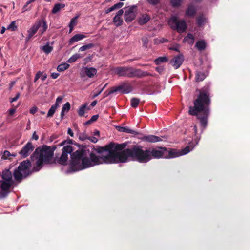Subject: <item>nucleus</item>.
Instances as JSON below:
<instances>
[{"label": "nucleus", "mask_w": 250, "mask_h": 250, "mask_svg": "<svg viewBox=\"0 0 250 250\" xmlns=\"http://www.w3.org/2000/svg\"><path fill=\"white\" fill-rule=\"evenodd\" d=\"M206 21V19L204 16L201 15L198 17L197 19V22L198 26H202L204 25Z\"/></svg>", "instance_id": "obj_35"}, {"label": "nucleus", "mask_w": 250, "mask_h": 250, "mask_svg": "<svg viewBox=\"0 0 250 250\" xmlns=\"http://www.w3.org/2000/svg\"><path fill=\"white\" fill-rule=\"evenodd\" d=\"M150 19V16L147 14H143L139 18L138 22L141 25L146 24Z\"/></svg>", "instance_id": "obj_19"}, {"label": "nucleus", "mask_w": 250, "mask_h": 250, "mask_svg": "<svg viewBox=\"0 0 250 250\" xmlns=\"http://www.w3.org/2000/svg\"><path fill=\"white\" fill-rule=\"evenodd\" d=\"M162 138H164V137L162 136L160 137L153 135H143L141 138H140V139L143 141L146 142L156 143L162 141L163 140Z\"/></svg>", "instance_id": "obj_17"}, {"label": "nucleus", "mask_w": 250, "mask_h": 250, "mask_svg": "<svg viewBox=\"0 0 250 250\" xmlns=\"http://www.w3.org/2000/svg\"><path fill=\"white\" fill-rule=\"evenodd\" d=\"M98 115H93L90 119V121H92V122L96 121L98 119Z\"/></svg>", "instance_id": "obj_56"}, {"label": "nucleus", "mask_w": 250, "mask_h": 250, "mask_svg": "<svg viewBox=\"0 0 250 250\" xmlns=\"http://www.w3.org/2000/svg\"><path fill=\"white\" fill-rule=\"evenodd\" d=\"M16 108L17 106L15 107L14 108H11L8 110V112L10 116H12L15 113Z\"/></svg>", "instance_id": "obj_53"}, {"label": "nucleus", "mask_w": 250, "mask_h": 250, "mask_svg": "<svg viewBox=\"0 0 250 250\" xmlns=\"http://www.w3.org/2000/svg\"><path fill=\"white\" fill-rule=\"evenodd\" d=\"M67 141V140H64L61 143H60L58 146H64L66 144Z\"/></svg>", "instance_id": "obj_61"}, {"label": "nucleus", "mask_w": 250, "mask_h": 250, "mask_svg": "<svg viewBox=\"0 0 250 250\" xmlns=\"http://www.w3.org/2000/svg\"><path fill=\"white\" fill-rule=\"evenodd\" d=\"M17 28V26L16 25L15 21H12L7 28V29L11 30V31H15Z\"/></svg>", "instance_id": "obj_39"}, {"label": "nucleus", "mask_w": 250, "mask_h": 250, "mask_svg": "<svg viewBox=\"0 0 250 250\" xmlns=\"http://www.w3.org/2000/svg\"><path fill=\"white\" fill-rule=\"evenodd\" d=\"M63 98V97L62 96L58 97L56 100V102H55V104H54V105H56L57 107H58L59 106V104L61 103H62Z\"/></svg>", "instance_id": "obj_43"}, {"label": "nucleus", "mask_w": 250, "mask_h": 250, "mask_svg": "<svg viewBox=\"0 0 250 250\" xmlns=\"http://www.w3.org/2000/svg\"><path fill=\"white\" fill-rule=\"evenodd\" d=\"M124 5V3L123 2H118L114 5H113V8L114 9V10L116 9H118L121 8Z\"/></svg>", "instance_id": "obj_46"}, {"label": "nucleus", "mask_w": 250, "mask_h": 250, "mask_svg": "<svg viewBox=\"0 0 250 250\" xmlns=\"http://www.w3.org/2000/svg\"><path fill=\"white\" fill-rule=\"evenodd\" d=\"M10 155H11V154L9 151H7V150H5L3 152V153L2 155L1 158L2 159L5 160V159H7L8 157L9 156H10Z\"/></svg>", "instance_id": "obj_44"}, {"label": "nucleus", "mask_w": 250, "mask_h": 250, "mask_svg": "<svg viewBox=\"0 0 250 250\" xmlns=\"http://www.w3.org/2000/svg\"><path fill=\"white\" fill-rule=\"evenodd\" d=\"M148 76H153L154 75L147 71H144L140 69L131 67L130 78L137 77L140 78Z\"/></svg>", "instance_id": "obj_12"}, {"label": "nucleus", "mask_w": 250, "mask_h": 250, "mask_svg": "<svg viewBox=\"0 0 250 250\" xmlns=\"http://www.w3.org/2000/svg\"><path fill=\"white\" fill-rule=\"evenodd\" d=\"M42 72H41V71H38V72L36 73V75H35V79H34V82L35 83H36V82L37 81V80H38L40 78H41V76L42 75Z\"/></svg>", "instance_id": "obj_48"}, {"label": "nucleus", "mask_w": 250, "mask_h": 250, "mask_svg": "<svg viewBox=\"0 0 250 250\" xmlns=\"http://www.w3.org/2000/svg\"><path fill=\"white\" fill-rule=\"evenodd\" d=\"M168 24L171 29L176 30L179 33L185 32L187 28L186 21L184 20H178L176 17L170 18Z\"/></svg>", "instance_id": "obj_9"}, {"label": "nucleus", "mask_w": 250, "mask_h": 250, "mask_svg": "<svg viewBox=\"0 0 250 250\" xmlns=\"http://www.w3.org/2000/svg\"><path fill=\"white\" fill-rule=\"evenodd\" d=\"M208 72L207 71L206 74L201 71H197L196 73V80L197 82L203 81L208 75Z\"/></svg>", "instance_id": "obj_24"}, {"label": "nucleus", "mask_w": 250, "mask_h": 250, "mask_svg": "<svg viewBox=\"0 0 250 250\" xmlns=\"http://www.w3.org/2000/svg\"><path fill=\"white\" fill-rule=\"evenodd\" d=\"M32 139H34L35 140H38L39 139V136L38 135L36 134V132L35 131L33 135H32Z\"/></svg>", "instance_id": "obj_59"}, {"label": "nucleus", "mask_w": 250, "mask_h": 250, "mask_svg": "<svg viewBox=\"0 0 250 250\" xmlns=\"http://www.w3.org/2000/svg\"><path fill=\"white\" fill-rule=\"evenodd\" d=\"M147 1L153 5H156L159 3V0H147Z\"/></svg>", "instance_id": "obj_52"}, {"label": "nucleus", "mask_w": 250, "mask_h": 250, "mask_svg": "<svg viewBox=\"0 0 250 250\" xmlns=\"http://www.w3.org/2000/svg\"><path fill=\"white\" fill-rule=\"evenodd\" d=\"M127 144L110 142L104 146L96 148L94 146H84L73 154V166L76 169H84L103 163L112 164L125 163L129 160L135 161L134 146L125 149Z\"/></svg>", "instance_id": "obj_1"}, {"label": "nucleus", "mask_w": 250, "mask_h": 250, "mask_svg": "<svg viewBox=\"0 0 250 250\" xmlns=\"http://www.w3.org/2000/svg\"><path fill=\"white\" fill-rule=\"evenodd\" d=\"M198 142L199 139H195L194 142H189L188 145L181 150H178L172 148H169L168 150L167 149V156L165 157V158H173L186 155L193 149L195 146L198 144Z\"/></svg>", "instance_id": "obj_5"}, {"label": "nucleus", "mask_w": 250, "mask_h": 250, "mask_svg": "<svg viewBox=\"0 0 250 250\" xmlns=\"http://www.w3.org/2000/svg\"><path fill=\"white\" fill-rule=\"evenodd\" d=\"M184 61V56L182 54L174 56L169 62V63L175 68L178 69Z\"/></svg>", "instance_id": "obj_14"}, {"label": "nucleus", "mask_w": 250, "mask_h": 250, "mask_svg": "<svg viewBox=\"0 0 250 250\" xmlns=\"http://www.w3.org/2000/svg\"><path fill=\"white\" fill-rule=\"evenodd\" d=\"M69 66V64L67 63H62L58 66L57 70L60 72L63 71L67 69Z\"/></svg>", "instance_id": "obj_34"}, {"label": "nucleus", "mask_w": 250, "mask_h": 250, "mask_svg": "<svg viewBox=\"0 0 250 250\" xmlns=\"http://www.w3.org/2000/svg\"><path fill=\"white\" fill-rule=\"evenodd\" d=\"M40 49L46 54H48L53 50V48L49 45V42H47L44 45L41 46Z\"/></svg>", "instance_id": "obj_26"}, {"label": "nucleus", "mask_w": 250, "mask_h": 250, "mask_svg": "<svg viewBox=\"0 0 250 250\" xmlns=\"http://www.w3.org/2000/svg\"><path fill=\"white\" fill-rule=\"evenodd\" d=\"M20 96V93L19 92H18L16 94L15 97L10 98V103H12L14 101H17L18 99V98H19Z\"/></svg>", "instance_id": "obj_50"}, {"label": "nucleus", "mask_w": 250, "mask_h": 250, "mask_svg": "<svg viewBox=\"0 0 250 250\" xmlns=\"http://www.w3.org/2000/svg\"><path fill=\"white\" fill-rule=\"evenodd\" d=\"M47 78V75L46 74H44L43 75V74H42V75L41 76V79L42 81H44Z\"/></svg>", "instance_id": "obj_64"}, {"label": "nucleus", "mask_w": 250, "mask_h": 250, "mask_svg": "<svg viewBox=\"0 0 250 250\" xmlns=\"http://www.w3.org/2000/svg\"><path fill=\"white\" fill-rule=\"evenodd\" d=\"M31 3V2H29V0L28 1L25 5L23 6V8H22V10H23V11L24 12V11H29V10H30L31 9V6H29L28 8H27V6H28V5H29Z\"/></svg>", "instance_id": "obj_47"}, {"label": "nucleus", "mask_w": 250, "mask_h": 250, "mask_svg": "<svg viewBox=\"0 0 250 250\" xmlns=\"http://www.w3.org/2000/svg\"><path fill=\"white\" fill-rule=\"evenodd\" d=\"M114 11V9L113 8V6H111V7L109 8L108 9H106L105 11V13L106 14H108L112 11Z\"/></svg>", "instance_id": "obj_60"}, {"label": "nucleus", "mask_w": 250, "mask_h": 250, "mask_svg": "<svg viewBox=\"0 0 250 250\" xmlns=\"http://www.w3.org/2000/svg\"><path fill=\"white\" fill-rule=\"evenodd\" d=\"M115 92H115L114 87H112L110 91H106L104 92V97L105 98V97H108L110 95L113 94Z\"/></svg>", "instance_id": "obj_42"}, {"label": "nucleus", "mask_w": 250, "mask_h": 250, "mask_svg": "<svg viewBox=\"0 0 250 250\" xmlns=\"http://www.w3.org/2000/svg\"><path fill=\"white\" fill-rule=\"evenodd\" d=\"M197 91L199 94L194 101V105L189 107L188 113L192 116H196L201 127L204 129L207 126L210 113V89L209 86L207 85Z\"/></svg>", "instance_id": "obj_3"}, {"label": "nucleus", "mask_w": 250, "mask_h": 250, "mask_svg": "<svg viewBox=\"0 0 250 250\" xmlns=\"http://www.w3.org/2000/svg\"><path fill=\"white\" fill-rule=\"evenodd\" d=\"M170 2L173 7H178L180 5L181 0H171Z\"/></svg>", "instance_id": "obj_41"}, {"label": "nucleus", "mask_w": 250, "mask_h": 250, "mask_svg": "<svg viewBox=\"0 0 250 250\" xmlns=\"http://www.w3.org/2000/svg\"><path fill=\"white\" fill-rule=\"evenodd\" d=\"M88 140H89L90 141H91V142H92L93 143H96L98 141V139L95 136H92V137L88 136Z\"/></svg>", "instance_id": "obj_49"}, {"label": "nucleus", "mask_w": 250, "mask_h": 250, "mask_svg": "<svg viewBox=\"0 0 250 250\" xmlns=\"http://www.w3.org/2000/svg\"><path fill=\"white\" fill-rule=\"evenodd\" d=\"M53 151L47 146L43 145L41 147L37 148L30 157L32 161H34L35 158L37 159L36 166L31 169V161L27 159L21 162L17 168L14 169L13 172V177L18 185L30 176L33 172L39 171L43 164L53 163Z\"/></svg>", "instance_id": "obj_2"}, {"label": "nucleus", "mask_w": 250, "mask_h": 250, "mask_svg": "<svg viewBox=\"0 0 250 250\" xmlns=\"http://www.w3.org/2000/svg\"><path fill=\"white\" fill-rule=\"evenodd\" d=\"M135 8V6H132L124 8L125 10L124 13V19L125 22H130L135 19L136 14L134 10Z\"/></svg>", "instance_id": "obj_11"}, {"label": "nucleus", "mask_w": 250, "mask_h": 250, "mask_svg": "<svg viewBox=\"0 0 250 250\" xmlns=\"http://www.w3.org/2000/svg\"><path fill=\"white\" fill-rule=\"evenodd\" d=\"M207 47V43L204 40H200L196 42L195 44V47L200 51H202L204 50Z\"/></svg>", "instance_id": "obj_21"}, {"label": "nucleus", "mask_w": 250, "mask_h": 250, "mask_svg": "<svg viewBox=\"0 0 250 250\" xmlns=\"http://www.w3.org/2000/svg\"><path fill=\"white\" fill-rule=\"evenodd\" d=\"M57 108L58 107H57L56 105L53 104L49 109L48 112L47 114L46 117L49 118L52 117L55 113Z\"/></svg>", "instance_id": "obj_32"}, {"label": "nucleus", "mask_w": 250, "mask_h": 250, "mask_svg": "<svg viewBox=\"0 0 250 250\" xmlns=\"http://www.w3.org/2000/svg\"><path fill=\"white\" fill-rule=\"evenodd\" d=\"M101 93V91H100L99 90L97 92L94 93V94H93V95L92 96V98H95V97H97L99 95H100Z\"/></svg>", "instance_id": "obj_63"}, {"label": "nucleus", "mask_w": 250, "mask_h": 250, "mask_svg": "<svg viewBox=\"0 0 250 250\" xmlns=\"http://www.w3.org/2000/svg\"><path fill=\"white\" fill-rule=\"evenodd\" d=\"M82 56L79 54H75L72 55L68 60V62L69 63H73L75 62L78 59L81 58Z\"/></svg>", "instance_id": "obj_37"}, {"label": "nucleus", "mask_w": 250, "mask_h": 250, "mask_svg": "<svg viewBox=\"0 0 250 250\" xmlns=\"http://www.w3.org/2000/svg\"><path fill=\"white\" fill-rule=\"evenodd\" d=\"M134 150L135 161L141 163H146L152 159L165 158L167 156V148L165 147L143 149L140 146L134 145Z\"/></svg>", "instance_id": "obj_4"}, {"label": "nucleus", "mask_w": 250, "mask_h": 250, "mask_svg": "<svg viewBox=\"0 0 250 250\" xmlns=\"http://www.w3.org/2000/svg\"><path fill=\"white\" fill-rule=\"evenodd\" d=\"M40 28V32L42 34L47 30V25L44 20L38 21L28 30V34L26 40H29L37 33Z\"/></svg>", "instance_id": "obj_8"}, {"label": "nucleus", "mask_w": 250, "mask_h": 250, "mask_svg": "<svg viewBox=\"0 0 250 250\" xmlns=\"http://www.w3.org/2000/svg\"><path fill=\"white\" fill-rule=\"evenodd\" d=\"M67 134H69L71 137L74 136V133L72 130L70 128H68L67 130Z\"/></svg>", "instance_id": "obj_58"}, {"label": "nucleus", "mask_w": 250, "mask_h": 250, "mask_svg": "<svg viewBox=\"0 0 250 250\" xmlns=\"http://www.w3.org/2000/svg\"><path fill=\"white\" fill-rule=\"evenodd\" d=\"M116 128L117 129V130L118 131H119L120 132L130 133V134H138V133L136 131H134L133 130H132V129L129 128L127 127L117 126Z\"/></svg>", "instance_id": "obj_23"}, {"label": "nucleus", "mask_w": 250, "mask_h": 250, "mask_svg": "<svg viewBox=\"0 0 250 250\" xmlns=\"http://www.w3.org/2000/svg\"><path fill=\"white\" fill-rule=\"evenodd\" d=\"M131 67H117L115 69V73L119 76L130 78Z\"/></svg>", "instance_id": "obj_16"}, {"label": "nucleus", "mask_w": 250, "mask_h": 250, "mask_svg": "<svg viewBox=\"0 0 250 250\" xmlns=\"http://www.w3.org/2000/svg\"><path fill=\"white\" fill-rule=\"evenodd\" d=\"M193 129H194V133H195V136H196L194 140L192 141L191 142H194L195 141V139H199V140H200V138H199L197 136H196L197 134V126L196 125H194V127H193Z\"/></svg>", "instance_id": "obj_54"}, {"label": "nucleus", "mask_w": 250, "mask_h": 250, "mask_svg": "<svg viewBox=\"0 0 250 250\" xmlns=\"http://www.w3.org/2000/svg\"><path fill=\"white\" fill-rule=\"evenodd\" d=\"M78 16H76L73 18L69 24V33H71L73 30L74 28V26H75L77 24V19L78 18Z\"/></svg>", "instance_id": "obj_29"}, {"label": "nucleus", "mask_w": 250, "mask_h": 250, "mask_svg": "<svg viewBox=\"0 0 250 250\" xmlns=\"http://www.w3.org/2000/svg\"><path fill=\"white\" fill-rule=\"evenodd\" d=\"M94 46V44L93 43H89L85 45H84L81 47L79 51H84L86 50L91 49Z\"/></svg>", "instance_id": "obj_38"}, {"label": "nucleus", "mask_w": 250, "mask_h": 250, "mask_svg": "<svg viewBox=\"0 0 250 250\" xmlns=\"http://www.w3.org/2000/svg\"><path fill=\"white\" fill-rule=\"evenodd\" d=\"M38 107L35 106L30 109V113L32 114H34L38 111Z\"/></svg>", "instance_id": "obj_55"}, {"label": "nucleus", "mask_w": 250, "mask_h": 250, "mask_svg": "<svg viewBox=\"0 0 250 250\" xmlns=\"http://www.w3.org/2000/svg\"><path fill=\"white\" fill-rule=\"evenodd\" d=\"M1 180H0V188H11L18 186V182L13 179V173L9 169H5L0 173Z\"/></svg>", "instance_id": "obj_7"}, {"label": "nucleus", "mask_w": 250, "mask_h": 250, "mask_svg": "<svg viewBox=\"0 0 250 250\" xmlns=\"http://www.w3.org/2000/svg\"><path fill=\"white\" fill-rule=\"evenodd\" d=\"M73 150V147L70 145H66L64 146L62 149V154L58 160V162L59 164L65 165L66 164V162L68 160V154H70L71 156V161L70 163L69 167L70 170L73 172H76L79 170H81L82 169H77L75 168L73 166V155L74 154L77 150L76 151L72 152Z\"/></svg>", "instance_id": "obj_6"}, {"label": "nucleus", "mask_w": 250, "mask_h": 250, "mask_svg": "<svg viewBox=\"0 0 250 250\" xmlns=\"http://www.w3.org/2000/svg\"><path fill=\"white\" fill-rule=\"evenodd\" d=\"M34 148L32 143L28 142L19 151V154L21 158H26L33 151Z\"/></svg>", "instance_id": "obj_10"}, {"label": "nucleus", "mask_w": 250, "mask_h": 250, "mask_svg": "<svg viewBox=\"0 0 250 250\" xmlns=\"http://www.w3.org/2000/svg\"><path fill=\"white\" fill-rule=\"evenodd\" d=\"M65 6V5L63 3H57L55 4L52 9V13L53 14H56L61 9L63 8Z\"/></svg>", "instance_id": "obj_28"}, {"label": "nucleus", "mask_w": 250, "mask_h": 250, "mask_svg": "<svg viewBox=\"0 0 250 250\" xmlns=\"http://www.w3.org/2000/svg\"><path fill=\"white\" fill-rule=\"evenodd\" d=\"M123 13V9H120L117 12L116 15L113 18V22L117 27L121 26L123 24V21L121 16Z\"/></svg>", "instance_id": "obj_18"}, {"label": "nucleus", "mask_w": 250, "mask_h": 250, "mask_svg": "<svg viewBox=\"0 0 250 250\" xmlns=\"http://www.w3.org/2000/svg\"><path fill=\"white\" fill-rule=\"evenodd\" d=\"M114 87L116 92H120L123 94H128L132 91V86L125 83H123L122 84Z\"/></svg>", "instance_id": "obj_15"}, {"label": "nucleus", "mask_w": 250, "mask_h": 250, "mask_svg": "<svg viewBox=\"0 0 250 250\" xmlns=\"http://www.w3.org/2000/svg\"><path fill=\"white\" fill-rule=\"evenodd\" d=\"M155 70L160 74H162L164 70H165V68L163 66H158L157 67H156V69Z\"/></svg>", "instance_id": "obj_51"}, {"label": "nucleus", "mask_w": 250, "mask_h": 250, "mask_svg": "<svg viewBox=\"0 0 250 250\" xmlns=\"http://www.w3.org/2000/svg\"><path fill=\"white\" fill-rule=\"evenodd\" d=\"M71 107L70 104L69 102H66L62 107V111L61 112V119H63L65 112H68Z\"/></svg>", "instance_id": "obj_22"}, {"label": "nucleus", "mask_w": 250, "mask_h": 250, "mask_svg": "<svg viewBox=\"0 0 250 250\" xmlns=\"http://www.w3.org/2000/svg\"><path fill=\"white\" fill-rule=\"evenodd\" d=\"M143 46L146 48L148 43V39L147 37H143L142 38Z\"/></svg>", "instance_id": "obj_45"}, {"label": "nucleus", "mask_w": 250, "mask_h": 250, "mask_svg": "<svg viewBox=\"0 0 250 250\" xmlns=\"http://www.w3.org/2000/svg\"><path fill=\"white\" fill-rule=\"evenodd\" d=\"M168 59L167 57L166 56H162V57H159L157 58L154 61V62L156 65H160L162 63L166 62H168Z\"/></svg>", "instance_id": "obj_27"}, {"label": "nucleus", "mask_w": 250, "mask_h": 250, "mask_svg": "<svg viewBox=\"0 0 250 250\" xmlns=\"http://www.w3.org/2000/svg\"><path fill=\"white\" fill-rule=\"evenodd\" d=\"M85 37V36L81 34H77L73 36L69 40V44L72 45L74 42L80 41Z\"/></svg>", "instance_id": "obj_20"}, {"label": "nucleus", "mask_w": 250, "mask_h": 250, "mask_svg": "<svg viewBox=\"0 0 250 250\" xmlns=\"http://www.w3.org/2000/svg\"><path fill=\"white\" fill-rule=\"evenodd\" d=\"M169 49L171 50H174V51H177V52H179V50L178 49V48L177 46L171 47L169 48Z\"/></svg>", "instance_id": "obj_62"}, {"label": "nucleus", "mask_w": 250, "mask_h": 250, "mask_svg": "<svg viewBox=\"0 0 250 250\" xmlns=\"http://www.w3.org/2000/svg\"><path fill=\"white\" fill-rule=\"evenodd\" d=\"M97 72V70L94 67H83L80 72V76L81 78L87 76L88 78L93 77Z\"/></svg>", "instance_id": "obj_13"}, {"label": "nucleus", "mask_w": 250, "mask_h": 250, "mask_svg": "<svg viewBox=\"0 0 250 250\" xmlns=\"http://www.w3.org/2000/svg\"><path fill=\"white\" fill-rule=\"evenodd\" d=\"M196 13V10L193 5L188 6L186 11V15L189 17H194Z\"/></svg>", "instance_id": "obj_25"}, {"label": "nucleus", "mask_w": 250, "mask_h": 250, "mask_svg": "<svg viewBox=\"0 0 250 250\" xmlns=\"http://www.w3.org/2000/svg\"><path fill=\"white\" fill-rule=\"evenodd\" d=\"M87 104L85 103L83 105H82L80 107L78 111V113L79 116L82 117L84 116L85 110L87 107Z\"/></svg>", "instance_id": "obj_33"}, {"label": "nucleus", "mask_w": 250, "mask_h": 250, "mask_svg": "<svg viewBox=\"0 0 250 250\" xmlns=\"http://www.w3.org/2000/svg\"><path fill=\"white\" fill-rule=\"evenodd\" d=\"M11 188H0V199L6 197L11 192Z\"/></svg>", "instance_id": "obj_31"}, {"label": "nucleus", "mask_w": 250, "mask_h": 250, "mask_svg": "<svg viewBox=\"0 0 250 250\" xmlns=\"http://www.w3.org/2000/svg\"><path fill=\"white\" fill-rule=\"evenodd\" d=\"M59 74L58 73L53 72L51 74V76L53 79H56L59 76Z\"/></svg>", "instance_id": "obj_57"}, {"label": "nucleus", "mask_w": 250, "mask_h": 250, "mask_svg": "<svg viewBox=\"0 0 250 250\" xmlns=\"http://www.w3.org/2000/svg\"><path fill=\"white\" fill-rule=\"evenodd\" d=\"M79 139L81 141H85L86 140H88V136L85 132H83L79 134Z\"/></svg>", "instance_id": "obj_40"}, {"label": "nucleus", "mask_w": 250, "mask_h": 250, "mask_svg": "<svg viewBox=\"0 0 250 250\" xmlns=\"http://www.w3.org/2000/svg\"><path fill=\"white\" fill-rule=\"evenodd\" d=\"M140 102V99L137 98H133L130 100V104L133 108H136Z\"/></svg>", "instance_id": "obj_36"}, {"label": "nucleus", "mask_w": 250, "mask_h": 250, "mask_svg": "<svg viewBox=\"0 0 250 250\" xmlns=\"http://www.w3.org/2000/svg\"><path fill=\"white\" fill-rule=\"evenodd\" d=\"M184 42H187L190 44H193L194 42V37L191 33H188L184 39Z\"/></svg>", "instance_id": "obj_30"}]
</instances>
